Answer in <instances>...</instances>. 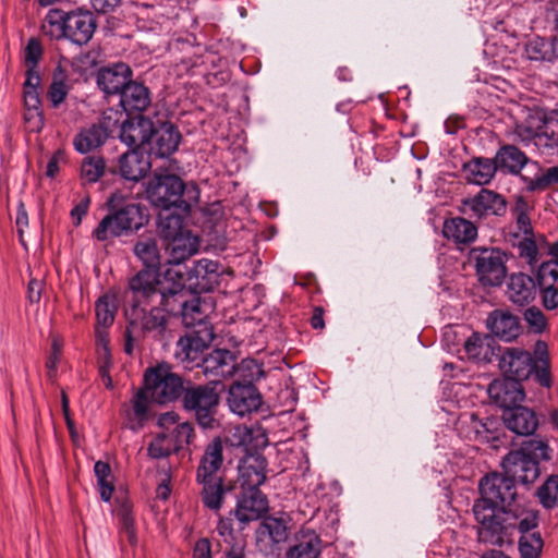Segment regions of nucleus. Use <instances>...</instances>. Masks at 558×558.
Here are the masks:
<instances>
[{"instance_id": "1", "label": "nucleus", "mask_w": 558, "mask_h": 558, "mask_svg": "<svg viewBox=\"0 0 558 558\" xmlns=\"http://www.w3.org/2000/svg\"><path fill=\"white\" fill-rule=\"evenodd\" d=\"M108 213L93 230L92 236L98 242L110 244L114 239L137 233L148 223L149 216L141 203L126 201L120 193H113L106 203Z\"/></svg>"}, {"instance_id": "2", "label": "nucleus", "mask_w": 558, "mask_h": 558, "mask_svg": "<svg viewBox=\"0 0 558 558\" xmlns=\"http://www.w3.org/2000/svg\"><path fill=\"white\" fill-rule=\"evenodd\" d=\"M146 198L153 207L159 209L178 208L191 213L192 207L199 201V189L193 183H185L179 175L154 171L146 185Z\"/></svg>"}, {"instance_id": "3", "label": "nucleus", "mask_w": 558, "mask_h": 558, "mask_svg": "<svg viewBox=\"0 0 558 558\" xmlns=\"http://www.w3.org/2000/svg\"><path fill=\"white\" fill-rule=\"evenodd\" d=\"M535 354L536 357L520 348H506L499 357V368L505 377L522 381L533 375L537 384L550 388L553 379L545 341H536Z\"/></svg>"}, {"instance_id": "4", "label": "nucleus", "mask_w": 558, "mask_h": 558, "mask_svg": "<svg viewBox=\"0 0 558 558\" xmlns=\"http://www.w3.org/2000/svg\"><path fill=\"white\" fill-rule=\"evenodd\" d=\"M41 33L51 40L69 39L75 45L89 43L97 28L94 14L87 10L50 9L41 24Z\"/></svg>"}, {"instance_id": "5", "label": "nucleus", "mask_w": 558, "mask_h": 558, "mask_svg": "<svg viewBox=\"0 0 558 558\" xmlns=\"http://www.w3.org/2000/svg\"><path fill=\"white\" fill-rule=\"evenodd\" d=\"M551 448L543 439L530 438L518 449L510 450L501 461L502 472L512 482L532 485L541 475L539 463L551 459Z\"/></svg>"}, {"instance_id": "6", "label": "nucleus", "mask_w": 558, "mask_h": 558, "mask_svg": "<svg viewBox=\"0 0 558 558\" xmlns=\"http://www.w3.org/2000/svg\"><path fill=\"white\" fill-rule=\"evenodd\" d=\"M182 409L189 413L203 429H215L220 404V393L216 380L195 384L187 380L180 398Z\"/></svg>"}, {"instance_id": "7", "label": "nucleus", "mask_w": 558, "mask_h": 558, "mask_svg": "<svg viewBox=\"0 0 558 558\" xmlns=\"http://www.w3.org/2000/svg\"><path fill=\"white\" fill-rule=\"evenodd\" d=\"M478 525L480 542L502 546L511 543L515 533L517 509L504 508H472Z\"/></svg>"}, {"instance_id": "8", "label": "nucleus", "mask_w": 558, "mask_h": 558, "mask_svg": "<svg viewBox=\"0 0 558 558\" xmlns=\"http://www.w3.org/2000/svg\"><path fill=\"white\" fill-rule=\"evenodd\" d=\"M222 274L219 262L203 258L193 263L172 265L166 269V277L181 279L186 287L195 294L213 291L220 283Z\"/></svg>"}, {"instance_id": "9", "label": "nucleus", "mask_w": 558, "mask_h": 558, "mask_svg": "<svg viewBox=\"0 0 558 558\" xmlns=\"http://www.w3.org/2000/svg\"><path fill=\"white\" fill-rule=\"evenodd\" d=\"M189 378L172 371L168 363L148 367L144 373V385L150 392L151 402L168 404L180 401Z\"/></svg>"}, {"instance_id": "10", "label": "nucleus", "mask_w": 558, "mask_h": 558, "mask_svg": "<svg viewBox=\"0 0 558 558\" xmlns=\"http://www.w3.org/2000/svg\"><path fill=\"white\" fill-rule=\"evenodd\" d=\"M478 492L480 497L474 501L473 508L513 509L518 496L515 484L504 472H490L483 476L478 483Z\"/></svg>"}, {"instance_id": "11", "label": "nucleus", "mask_w": 558, "mask_h": 558, "mask_svg": "<svg viewBox=\"0 0 558 558\" xmlns=\"http://www.w3.org/2000/svg\"><path fill=\"white\" fill-rule=\"evenodd\" d=\"M470 259L475 263L478 281L484 287H498L502 283L507 268L505 254L497 247H473Z\"/></svg>"}, {"instance_id": "12", "label": "nucleus", "mask_w": 558, "mask_h": 558, "mask_svg": "<svg viewBox=\"0 0 558 558\" xmlns=\"http://www.w3.org/2000/svg\"><path fill=\"white\" fill-rule=\"evenodd\" d=\"M147 305H130L125 310L128 319V335H140L147 332H157L160 340H163L168 335V316L160 308V306H151L146 311Z\"/></svg>"}, {"instance_id": "13", "label": "nucleus", "mask_w": 558, "mask_h": 558, "mask_svg": "<svg viewBox=\"0 0 558 558\" xmlns=\"http://www.w3.org/2000/svg\"><path fill=\"white\" fill-rule=\"evenodd\" d=\"M163 286L160 269L142 268L129 279L130 305H150L158 298Z\"/></svg>"}, {"instance_id": "14", "label": "nucleus", "mask_w": 558, "mask_h": 558, "mask_svg": "<svg viewBox=\"0 0 558 558\" xmlns=\"http://www.w3.org/2000/svg\"><path fill=\"white\" fill-rule=\"evenodd\" d=\"M233 496L236 498L235 508L230 515L242 524L260 519L268 511V498L259 488H238Z\"/></svg>"}, {"instance_id": "15", "label": "nucleus", "mask_w": 558, "mask_h": 558, "mask_svg": "<svg viewBox=\"0 0 558 558\" xmlns=\"http://www.w3.org/2000/svg\"><path fill=\"white\" fill-rule=\"evenodd\" d=\"M196 482L202 486L199 496L203 506L216 513L221 510L228 497L236 490V483L221 475L206 478L196 476Z\"/></svg>"}, {"instance_id": "16", "label": "nucleus", "mask_w": 558, "mask_h": 558, "mask_svg": "<svg viewBox=\"0 0 558 558\" xmlns=\"http://www.w3.org/2000/svg\"><path fill=\"white\" fill-rule=\"evenodd\" d=\"M507 210L505 197L492 190L482 189L475 196L462 201V213L471 211V217L483 219L486 216H504Z\"/></svg>"}, {"instance_id": "17", "label": "nucleus", "mask_w": 558, "mask_h": 558, "mask_svg": "<svg viewBox=\"0 0 558 558\" xmlns=\"http://www.w3.org/2000/svg\"><path fill=\"white\" fill-rule=\"evenodd\" d=\"M228 405L239 416H244L259 410L263 397L255 385L235 380L228 390Z\"/></svg>"}, {"instance_id": "18", "label": "nucleus", "mask_w": 558, "mask_h": 558, "mask_svg": "<svg viewBox=\"0 0 558 558\" xmlns=\"http://www.w3.org/2000/svg\"><path fill=\"white\" fill-rule=\"evenodd\" d=\"M199 367L209 380H216L219 388L221 379L235 375L236 355L227 349H215L202 357Z\"/></svg>"}, {"instance_id": "19", "label": "nucleus", "mask_w": 558, "mask_h": 558, "mask_svg": "<svg viewBox=\"0 0 558 558\" xmlns=\"http://www.w3.org/2000/svg\"><path fill=\"white\" fill-rule=\"evenodd\" d=\"M192 291L181 279H170L163 272V286L160 287L159 306L167 316L179 317L184 311Z\"/></svg>"}, {"instance_id": "20", "label": "nucleus", "mask_w": 558, "mask_h": 558, "mask_svg": "<svg viewBox=\"0 0 558 558\" xmlns=\"http://www.w3.org/2000/svg\"><path fill=\"white\" fill-rule=\"evenodd\" d=\"M132 80L133 71L124 62L102 66L96 74L97 86L104 92L106 97L119 96Z\"/></svg>"}, {"instance_id": "21", "label": "nucleus", "mask_w": 558, "mask_h": 558, "mask_svg": "<svg viewBox=\"0 0 558 558\" xmlns=\"http://www.w3.org/2000/svg\"><path fill=\"white\" fill-rule=\"evenodd\" d=\"M211 339V332H206V337H202L201 331H193L181 337L177 342V360L186 368L199 367L202 357H205L204 352L208 349Z\"/></svg>"}, {"instance_id": "22", "label": "nucleus", "mask_w": 558, "mask_h": 558, "mask_svg": "<svg viewBox=\"0 0 558 558\" xmlns=\"http://www.w3.org/2000/svg\"><path fill=\"white\" fill-rule=\"evenodd\" d=\"M181 141L182 135L177 125L170 121H158L154 123L148 151L159 158L169 157L178 150Z\"/></svg>"}, {"instance_id": "23", "label": "nucleus", "mask_w": 558, "mask_h": 558, "mask_svg": "<svg viewBox=\"0 0 558 558\" xmlns=\"http://www.w3.org/2000/svg\"><path fill=\"white\" fill-rule=\"evenodd\" d=\"M492 401L504 410L518 407L525 399L524 388L521 381L502 377L493 380L487 389Z\"/></svg>"}, {"instance_id": "24", "label": "nucleus", "mask_w": 558, "mask_h": 558, "mask_svg": "<svg viewBox=\"0 0 558 558\" xmlns=\"http://www.w3.org/2000/svg\"><path fill=\"white\" fill-rule=\"evenodd\" d=\"M154 122L143 114L124 120L120 126L119 137L131 149L144 148L151 141Z\"/></svg>"}, {"instance_id": "25", "label": "nucleus", "mask_w": 558, "mask_h": 558, "mask_svg": "<svg viewBox=\"0 0 558 558\" xmlns=\"http://www.w3.org/2000/svg\"><path fill=\"white\" fill-rule=\"evenodd\" d=\"M489 332L501 341L512 342L523 332V326L519 316L505 310H494L486 319Z\"/></svg>"}, {"instance_id": "26", "label": "nucleus", "mask_w": 558, "mask_h": 558, "mask_svg": "<svg viewBox=\"0 0 558 558\" xmlns=\"http://www.w3.org/2000/svg\"><path fill=\"white\" fill-rule=\"evenodd\" d=\"M268 461L256 452L247 454L239 464L238 488H259L267 480Z\"/></svg>"}, {"instance_id": "27", "label": "nucleus", "mask_w": 558, "mask_h": 558, "mask_svg": "<svg viewBox=\"0 0 558 558\" xmlns=\"http://www.w3.org/2000/svg\"><path fill=\"white\" fill-rule=\"evenodd\" d=\"M501 420L507 429L524 437L534 435L539 425L535 411L522 404L504 410Z\"/></svg>"}, {"instance_id": "28", "label": "nucleus", "mask_w": 558, "mask_h": 558, "mask_svg": "<svg viewBox=\"0 0 558 558\" xmlns=\"http://www.w3.org/2000/svg\"><path fill=\"white\" fill-rule=\"evenodd\" d=\"M110 116L104 113L98 124L81 130L73 138L74 148L81 154H87L105 144L110 135Z\"/></svg>"}, {"instance_id": "29", "label": "nucleus", "mask_w": 558, "mask_h": 558, "mask_svg": "<svg viewBox=\"0 0 558 558\" xmlns=\"http://www.w3.org/2000/svg\"><path fill=\"white\" fill-rule=\"evenodd\" d=\"M229 438L223 440L221 437H215L205 447L204 453L196 469V476L206 478L208 476L219 475L223 463V449L231 446Z\"/></svg>"}, {"instance_id": "30", "label": "nucleus", "mask_w": 558, "mask_h": 558, "mask_svg": "<svg viewBox=\"0 0 558 558\" xmlns=\"http://www.w3.org/2000/svg\"><path fill=\"white\" fill-rule=\"evenodd\" d=\"M151 168L149 155L137 149H130L119 157L120 175L133 182H138L146 177Z\"/></svg>"}, {"instance_id": "31", "label": "nucleus", "mask_w": 558, "mask_h": 558, "mask_svg": "<svg viewBox=\"0 0 558 558\" xmlns=\"http://www.w3.org/2000/svg\"><path fill=\"white\" fill-rule=\"evenodd\" d=\"M120 106L130 116L132 113H142L150 102V90L143 83L131 81L119 95Z\"/></svg>"}, {"instance_id": "32", "label": "nucleus", "mask_w": 558, "mask_h": 558, "mask_svg": "<svg viewBox=\"0 0 558 558\" xmlns=\"http://www.w3.org/2000/svg\"><path fill=\"white\" fill-rule=\"evenodd\" d=\"M536 294L535 280L523 272L512 274L507 284L508 299L517 305L523 306L532 302Z\"/></svg>"}, {"instance_id": "33", "label": "nucleus", "mask_w": 558, "mask_h": 558, "mask_svg": "<svg viewBox=\"0 0 558 558\" xmlns=\"http://www.w3.org/2000/svg\"><path fill=\"white\" fill-rule=\"evenodd\" d=\"M191 213H183L178 208L161 209L158 215L157 228L159 235L163 240H174L175 246L180 242V234L186 231L184 228V219Z\"/></svg>"}, {"instance_id": "34", "label": "nucleus", "mask_w": 558, "mask_h": 558, "mask_svg": "<svg viewBox=\"0 0 558 558\" xmlns=\"http://www.w3.org/2000/svg\"><path fill=\"white\" fill-rule=\"evenodd\" d=\"M442 235L456 244H470L477 238V227L465 218L453 217L444 221Z\"/></svg>"}, {"instance_id": "35", "label": "nucleus", "mask_w": 558, "mask_h": 558, "mask_svg": "<svg viewBox=\"0 0 558 558\" xmlns=\"http://www.w3.org/2000/svg\"><path fill=\"white\" fill-rule=\"evenodd\" d=\"M322 539L313 530H302L295 538V544L286 554L287 558H319Z\"/></svg>"}, {"instance_id": "36", "label": "nucleus", "mask_w": 558, "mask_h": 558, "mask_svg": "<svg viewBox=\"0 0 558 558\" xmlns=\"http://www.w3.org/2000/svg\"><path fill=\"white\" fill-rule=\"evenodd\" d=\"M498 170L510 174H521V170L527 163H532L530 158L514 145L501 146L495 156Z\"/></svg>"}, {"instance_id": "37", "label": "nucleus", "mask_w": 558, "mask_h": 558, "mask_svg": "<svg viewBox=\"0 0 558 558\" xmlns=\"http://www.w3.org/2000/svg\"><path fill=\"white\" fill-rule=\"evenodd\" d=\"M133 254L143 264V268L160 269L161 256L154 235L138 236L133 245Z\"/></svg>"}, {"instance_id": "38", "label": "nucleus", "mask_w": 558, "mask_h": 558, "mask_svg": "<svg viewBox=\"0 0 558 558\" xmlns=\"http://www.w3.org/2000/svg\"><path fill=\"white\" fill-rule=\"evenodd\" d=\"M69 74L68 71L59 63L53 72L51 77V83L47 89V100L50 104L52 109H59L60 106L65 101L71 86L69 85Z\"/></svg>"}, {"instance_id": "39", "label": "nucleus", "mask_w": 558, "mask_h": 558, "mask_svg": "<svg viewBox=\"0 0 558 558\" xmlns=\"http://www.w3.org/2000/svg\"><path fill=\"white\" fill-rule=\"evenodd\" d=\"M532 165L537 167L538 170L535 177L521 175V181L525 184V190L527 192H543L550 186L558 184V166L544 170L536 161H533Z\"/></svg>"}, {"instance_id": "40", "label": "nucleus", "mask_w": 558, "mask_h": 558, "mask_svg": "<svg viewBox=\"0 0 558 558\" xmlns=\"http://www.w3.org/2000/svg\"><path fill=\"white\" fill-rule=\"evenodd\" d=\"M493 341L494 339L488 335L481 336L480 333L474 332L464 342V351L470 360L489 363L492 361V355L494 354L493 349L490 348Z\"/></svg>"}, {"instance_id": "41", "label": "nucleus", "mask_w": 558, "mask_h": 558, "mask_svg": "<svg viewBox=\"0 0 558 558\" xmlns=\"http://www.w3.org/2000/svg\"><path fill=\"white\" fill-rule=\"evenodd\" d=\"M107 172L116 174L114 168H107L101 156H87L81 163V180L83 184H93L100 180Z\"/></svg>"}, {"instance_id": "42", "label": "nucleus", "mask_w": 558, "mask_h": 558, "mask_svg": "<svg viewBox=\"0 0 558 558\" xmlns=\"http://www.w3.org/2000/svg\"><path fill=\"white\" fill-rule=\"evenodd\" d=\"M24 101V122L29 132L39 133L45 125L40 97L28 96Z\"/></svg>"}, {"instance_id": "43", "label": "nucleus", "mask_w": 558, "mask_h": 558, "mask_svg": "<svg viewBox=\"0 0 558 558\" xmlns=\"http://www.w3.org/2000/svg\"><path fill=\"white\" fill-rule=\"evenodd\" d=\"M179 239L180 242L177 243L178 247L175 246L174 240H166L167 248L170 252L172 258L171 266L177 264H183L182 262L184 259L189 258L196 252L194 240L192 239L189 230L183 231L180 234Z\"/></svg>"}, {"instance_id": "44", "label": "nucleus", "mask_w": 558, "mask_h": 558, "mask_svg": "<svg viewBox=\"0 0 558 558\" xmlns=\"http://www.w3.org/2000/svg\"><path fill=\"white\" fill-rule=\"evenodd\" d=\"M466 168L472 175V181L478 185L487 184L498 170L495 158H474Z\"/></svg>"}, {"instance_id": "45", "label": "nucleus", "mask_w": 558, "mask_h": 558, "mask_svg": "<svg viewBox=\"0 0 558 558\" xmlns=\"http://www.w3.org/2000/svg\"><path fill=\"white\" fill-rule=\"evenodd\" d=\"M118 517L120 521V541L122 543L128 542L130 546L135 547L137 545V536L132 506L126 501L123 502L118 509Z\"/></svg>"}, {"instance_id": "46", "label": "nucleus", "mask_w": 558, "mask_h": 558, "mask_svg": "<svg viewBox=\"0 0 558 558\" xmlns=\"http://www.w3.org/2000/svg\"><path fill=\"white\" fill-rule=\"evenodd\" d=\"M539 504L546 510H551L558 507V474L547 476L544 483L536 489L535 493Z\"/></svg>"}, {"instance_id": "47", "label": "nucleus", "mask_w": 558, "mask_h": 558, "mask_svg": "<svg viewBox=\"0 0 558 558\" xmlns=\"http://www.w3.org/2000/svg\"><path fill=\"white\" fill-rule=\"evenodd\" d=\"M181 318L185 327H194L197 324H202L206 317V313L203 308V302L199 294L191 293L187 299L186 306L183 312L180 313Z\"/></svg>"}, {"instance_id": "48", "label": "nucleus", "mask_w": 558, "mask_h": 558, "mask_svg": "<svg viewBox=\"0 0 558 558\" xmlns=\"http://www.w3.org/2000/svg\"><path fill=\"white\" fill-rule=\"evenodd\" d=\"M262 534H267L275 544L288 539L289 527L283 519L268 517L260 524Z\"/></svg>"}, {"instance_id": "49", "label": "nucleus", "mask_w": 558, "mask_h": 558, "mask_svg": "<svg viewBox=\"0 0 558 558\" xmlns=\"http://www.w3.org/2000/svg\"><path fill=\"white\" fill-rule=\"evenodd\" d=\"M96 319L99 327L108 328L114 322L117 306L109 295L100 296L95 304Z\"/></svg>"}, {"instance_id": "50", "label": "nucleus", "mask_w": 558, "mask_h": 558, "mask_svg": "<svg viewBox=\"0 0 558 558\" xmlns=\"http://www.w3.org/2000/svg\"><path fill=\"white\" fill-rule=\"evenodd\" d=\"M551 40L542 37H534L525 45V52L530 60L553 62Z\"/></svg>"}, {"instance_id": "51", "label": "nucleus", "mask_w": 558, "mask_h": 558, "mask_svg": "<svg viewBox=\"0 0 558 558\" xmlns=\"http://www.w3.org/2000/svg\"><path fill=\"white\" fill-rule=\"evenodd\" d=\"M543 546L544 542L538 532L521 535L519 539V551L522 558H539Z\"/></svg>"}, {"instance_id": "52", "label": "nucleus", "mask_w": 558, "mask_h": 558, "mask_svg": "<svg viewBox=\"0 0 558 558\" xmlns=\"http://www.w3.org/2000/svg\"><path fill=\"white\" fill-rule=\"evenodd\" d=\"M235 374L239 376L238 380L243 384L254 385V381L264 376L262 365L253 359L242 360L241 363L236 362Z\"/></svg>"}, {"instance_id": "53", "label": "nucleus", "mask_w": 558, "mask_h": 558, "mask_svg": "<svg viewBox=\"0 0 558 558\" xmlns=\"http://www.w3.org/2000/svg\"><path fill=\"white\" fill-rule=\"evenodd\" d=\"M147 451L151 459L168 458L172 453L178 452L169 435L166 433L158 434L149 444Z\"/></svg>"}, {"instance_id": "54", "label": "nucleus", "mask_w": 558, "mask_h": 558, "mask_svg": "<svg viewBox=\"0 0 558 558\" xmlns=\"http://www.w3.org/2000/svg\"><path fill=\"white\" fill-rule=\"evenodd\" d=\"M523 318L531 333L541 335L548 329L547 318L537 306L527 307L523 312Z\"/></svg>"}, {"instance_id": "55", "label": "nucleus", "mask_w": 558, "mask_h": 558, "mask_svg": "<svg viewBox=\"0 0 558 558\" xmlns=\"http://www.w3.org/2000/svg\"><path fill=\"white\" fill-rule=\"evenodd\" d=\"M172 445L177 451L181 450L184 445H189L194 437V427L191 423L184 422L178 424L169 434Z\"/></svg>"}, {"instance_id": "56", "label": "nucleus", "mask_w": 558, "mask_h": 558, "mask_svg": "<svg viewBox=\"0 0 558 558\" xmlns=\"http://www.w3.org/2000/svg\"><path fill=\"white\" fill-rule=\"evenodd\" d=\"M150 401V392L146 389V386L143 385V387L135 393L132 401L134 415L140 422L147 420Z\"/></svg>"}, {"instance_id": "57", "label": "nucleus", "mask_w": 558, "mask_h": 558, "mask_svg": "<svg viewBox=\"0 0 558 558\" xmlns=\"http://www.w3.org/2000/svg\"><path fill=\"white\" fill-rule=\"evenodd\" d=\"M558 280V260L543 262L536 272V282L538 287L553 283Z\"/></svg>"}, {"instance_id": "58", "label": "nucleus", "mask_w": 558, "mask_h": 558, "mask_svg": "<svg viewBox=\"0 0 558 558\" xmlns=\"http://www.w3.org/2000/svg\"><path fill=\"white\" fill-rule=\"evenodd\" d=\"M25 82L23 84V98L33 96L40 97L39 89L41 85V77L38 68L26 66Z\"/></svg>"}, {"instance_id": "59", "label": "nucleus", "mask_w": 558, "mask_h": 558, "mask_svg": "<svg viewBox=\"0 0 558 558\" xmlns=\"http://www.w3.org/2000/svg\"><path fill=\"white\" fill-rule=\"evenodd\" d=\"M534 235H525L518 243L519 256L525 258L530 266L537 263L538 248L533 238Z\"/></svg>"}, {"instance_id": "60", "label": "nucleus", "mask_w": 558, "mask_h": 558, "mask_svg": "<svg viewBox=\"0 0 558 558\" xmlns=\"http://www.w3.org/2000/svg\"><path fill=\"white\" fill-rule=\"evenodd\" d=\"M43 53L44 51L40 41L34 37L29 38L25 47V66L38 68Z\"/></svg>"}, {"instance_id": "61", "label": "nucleus", "mask_w": 558, "mask_h": 558, "mask_svg": "<svg viewBox=\"0 0 558 558\" xmlns=\"http://www.w3.org/2000/svg\"><path fill=\"white\" fill-rule=\"evenodd\" d=\"M538 525V512L529 511L525 517L520 519V514L517 512V524L515 532H520L521 535H530L531 531Z\"/></svg>"}, {"instance_id": "62", "label": "nucleus", "mask_w": 558, "mask_h": 558, "mask_svg": "<svg viewBox=\"0 0 558 558\" xmlns=\"http://www.w3.org/2000/svg\"><path fill=\"white\" fill-rule=\"evenodd\" d=\"M542 304L547 311L558 308V287L553 283L539 287Z\"/></svg>"}, {"instance_id": "63", "label": "nucleus", "mask_w": 558, "mask_h": 558, "mask_svg": "<svg viewBox=\"0 0 558 558\" xmlns=\"http://www.w3.org/2000/svg\"><path fill=\"white\" fill-rule=\"evenodd\" d=\"M112 366L111 354L101 355L100 364L98 367V374L102 379V383L106 388L111 389L113 387L112 378L110 376V368Z\"/></svg>"}, {"instance_id": "64", "label": "nucleus", "mask_w": 558, "mask_h": 558, "mask_svg": "<svg viewBox=\"0 0 558 558\" xmlns=\"http://www.w3.org/2000/svg\"><path fill=\"white\" fill-rule=\"evenodd\" d=\"M193 558H213L211 543L207 537L196 541L193 547Z\"/></svg>"}]
</instances>
